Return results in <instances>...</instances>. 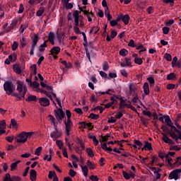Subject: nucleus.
Masks as SVG:
<instances>
[{"label": "nucleus", "instance_id": "nucleus-42", "mask_svg": "<svg viewBox=\"0 0 181 181\" xmlns=\"http://www.w3.org/2000/svg\"><path fill=\"white\" fill-rule=\"evenodd\" d=\"M55 176H57V175H56V172H54V171H49V172L48 177H49V179H53V177H54Z\"/></svg>", "mask_w": 181, "mask_h": 181}, {"label": "nucleus", "instance_id": "nucleus-16", "mask_svg": "<svg viewBox=\"0 0 181 181\" xmlns=\"http://www.w3.org/2000/svg\"><path fill=\"white\" fill-rule=\"evenodd\" d=\"M143 88L144 94H146V95H149V83H148V82L144 83Z\"/></svg>", "mask_w": 181, "mask_h": 181}, {"label": "nucleus", "instance_id": "nucleus-61", "mask_svg": "<svg viewBox=\"0 0 181 181\" xmlns=\"http://www.w3.org/2000/svg\"><path fill=\"white\" fill-rule=\"evenodd\" d=\"M49 40H54V33L50 32L48 35Z\"/></svg>", "mask_w": 181, "mask_h": 181}, {"label": "nucleus", "instance_id": "nucleus-24", "mask_svg": "<svg viewBox=\"0 0 181 181\" xmlns=\"http://www.w3.org/2000/svg\"><path fill=\"white\" fill-rule=\"evenodd\" d=\"M86 165L87 166H88L89 169L90 170L95 169V167L94 166V163H93V162H91L90 160H87Z\"/></svg>", "mask_w": 181, "mask_h": 181}, {"label": "nucleus", "instance_id": "nucleus-4", "mask_svg": "<svg viewBox=\"0 0 181 181\" xmlns=\"http://www.w3.org/2000/svg\"><path fill=\"white\" fill-rule=\"evenodd\" d=\"M37 42H39V37L37 35H35L33 38H32V45L30 46V56H33L35 54V48L37 45Z\"/></svg>", "mask_w": 181, "mask_h": 181}, {"label": "nucleus", "instance_id": "nucleus-3", "mask_svg": "<svg viewBox=\"0 0 181 181\" xmlns=\"http://www.w3.org/2000/svg\"><path fill=\"white\" fill-rule=\"evenodd\" d=\"M33 132H22L17 136L16 142L18 144H25L28 141V138H31Z\"/></svg>", "mask_w": 181, "mask_h": 181}, {"label": "nucleus", "instance_id": "nucleus-55", "mask_svg": "<svg viewBox=\"0 0 181 181\" xmlns=\"http://www.w3.org/2000/svg\"><path fill=\"white\" fill-rule=\"evenodd\" d=\"M170 151H180V147L177 146H170Z\"/></svg>", "mask_w": 181, "mask_h": 181}, {"label": "nucleus", "instance_id": "nucleus-47", "mask_svg": "<svg viewBox=\"0 0 181 181\" xmlns=\"http://www.w3.org/2000/svg\"><path fill=\"white\" fill-rule=\"evenodd\" d=\"M117 35H118V33L116 30H111L110 37L112 39H114Z\"/></svg>", "mask_w": 181, "mask_h": 181}, {"label": "nucleus", "instance_id": "nucleus-10", "mask_svg": "<svg viewBox=\"0 0 181 181\" xmlns=\"http://www.w3.org/2000/svg\"><path fill=\"white\" fill-rule=\"evenodd\" d=\"M167 134L170 135V138H172L173 139H175L177 144H179L180 139H178L177 134H176V133L173 132V130H168V132H167Z\"/></svg>", "mask_w": 181, "mask_h": 181}, {"label": "nucleus", "instance_id": "nucleus-37", "mask_svg": "<svg viewBox=\"0 0 181 181\" xmlns=\"http://www.w3.org/2000/svg\"><path fill=\"white\" fill-rule=\"evenodd\" d=\"M124 60H125L126 65L128 67H132V63H131V58L126 57L124 59Z\"/></svg>", "mask_w": 181, "mask_h": 181}, {"label": "nucleus", "instance_id": "nucleus-6", "mask_svg": "<svg viewBox=\"0 0 181 181\" xmlns=\"http://www.w3.org/2000/svg\"><path fill=\"white\" fill-rule=\"evenodd\" d=\"M39 103L42 107H49V105H50V100L46 97L40 98Z\"/></svg>", "mask_w": 181, "mask_h": 181}, {"label": "nucleus", "instance_id": "nucleus-23", "mask_svg": "<svg viewBox=\"0 0 181 181\" xmlns=\"http://www.w3.org/2000/svg\"><path fill=\"white\" fill-rule=\"evenodd\" d=\"M103 70L104 71H108V70H110V65L108 64V62H105L103 63Z\"/></svg>", "mask_w": 181, "mask_h": 181}, {"label": "nucleus", "instance_id": "nucleus-1", "mask_svg": "<svg viewBox=\"0 0 181 181\" xmlns=\"http://www.w3.org/2000/svg\"><path fill=\"white\" fill-rule=\"evenodd\" d=\"M16 88V85H14L13 82H12L11 80L6 81L4 83V90L6 92V94L8 95H13V97H16V98H19L18 93H13Z\"/></svg>", "mask_w": 181, "mask_h": 181}, {"label": "nucleus", "instance_id": "nucleus-20", "mask_svg": "<svg viewBox=\"0 0 181 181\" xmlns=\"http://www.w3.org/2000/svg\"><path fill=\"white\" fill-rule=\"evenodd\" d=\"M20 43L21 45L22 49L26 47V45H28V41H26V37H23L21 40H20Z\"/></svg>", "mask_w": 181, "mask_h": 181}, {"label": "nucleus", "instance_id": "nucleus-44", "mask_svg": "<svg viewBox=\"0 0 181 181\" xmlns=\"http://www.w3.org/2000/svg\"><path fill=\"white\" fill-rule=\"evenodd\" d=\"M128 46L129 47H136V45H135V41H134V40H130L128 43Z\"/></svg>", "mask_w": 181, "mask_h": 181}, {"label": "nucleus", "instance_id": "nucleus-49", "mask_svg": "<svg viewBox=\"0 0 181 181\" xmlns=\"http://www.w3.org/2000/svg\"><path fill=\"white\" fill-rule=\"evenodd\" d=\"M177 62V57H174L171 63L172 67H175Z\"/></svg>", "mask_w": 181, "mask_h": 181}, {"label": "nucleus", "instance_id": "nucleus-35", "mask_svg": "<svg viewBox=\"0 0 181 181\" xmlns=\"http://www.w3.org/2000/svg\"><path fill=\"white\" fill-rule=\"evenodd\" d=\"M89 118L92 119H98L100 118V115H95L94 113H90L89 115Z\"/></svg>", "mask_w": 181, "mask_h": 181}, {"label": "nucleus", "instance_id": "nucleus-11", "mask_svg": "<svg viewBox=\"0 0 181 181\" xmlns=\"http://www.w3.org/2000/svg\"><path fill=\"white\" fill-rule=\"evenodd\" d=\"M168 179L170 180H172V179H174L175 180H177V179H179V175L177 174V171H175V170H173L170 173Z\"/></svg>", "mask_w": 181, "mask_h": 181}, {"label": "nucleus", "instance_id": "nucleus-64", "mask_svg": "<svg viewBox=\"0 0 181 181\" xmlns=\"http://www.w3.org/2000/svg\"><path fill=\"white\" fill-rule=\"evenodd\" d=\"M90 179L92 181H98V180H99L98 177H97L96 175H91V176L90 177Z\"/></svg>", "mask_w": 181, "mask_h": 181}, {"label": "nucleus", "instance_id": "nucleus-39", "mask_svg": "<svg viewBox=\"0 0 181 181\" xmlns=\"http://www.w3.org/2000/svg\"><path fill=\"white\" fill-rule=\"evenodd\" d=\"M30 69L33 70V75L36 76V74H37V69L36 68V64H33L30 66Z\"/></svg>", "mask_w": 181, "mask_h": 181}, {"label": "nucleus", "instance_id": "nucleus-48", "mask_svg": "<svg viewBox=\"0 0 181 181\" xmlns=\"http://www.w3.org/2000/svg\"><path fill=\"white\" fill-rule=\"evenodd\" d=\"M11 181H22V177L14 175L11 177Z\"/></svg>", "mask_w": 181, "mask_h": 181}, {"label": "nucleus", "instance_id": "nucleus-38", "mask_svg": "<svg viewBox=\"0 0 181 181\" xmlns=\"http://www.w3.org/2000/svg\"><path fill=\"white\" fill-rule=\"evenodd\" d=\"M30 86H33V87H34V88L40 90V88H39L40 84H39V83H37V81H33V83H30Z\"/></svg>", "mask_w": 181, "mask_h": 181}, {"label": "nucleus", "instance_id": "nucleus-52", "mask_svg": "<svg viewBox=\"0 0 181 181\" xmlns=\"http://www.w3.org/2000/svg\"><path fill=\"white\" fill-rule=\"evenodd\" d=\"M100 75L103 78H108V79H110V78H108V74H107V73H105V71H100Z\"/></svg>", "mask_w": 181, "mask_h": 181}, {"label": "nucleus", "instance_id": "nucleus-13", "mask_svg": "<svg viewBox=\"0 0 181 181\" xmlns=\"http://www.w3.org/2000/svg\"><path fill=\"white\" fill-rule=\"evenodd\" d=\"M60 47H53L50 50V53L52 56H54V54L57 55L60 53Z\"/></svg>", "mask_w": 181, "mask_h": 181}, {"label": "nucleus", "instance_id": "nucleus-54", "mask_svg": "<svg viewBox=\"0 0 181 181\" xmlns=\"http://www.w3.org/2000/svg\"><path fill=\"white\" fill-rule=\"evenodd\" d=\"M175 23V20L170 19L165 23V26H171Z\"/></svg>", "mask_w": 181, "mask_h": 181}, {"label": "nucleus", "instance_id": "nucleus-34", "mask_svg": "<svg viewBox=\"0 0 181 181\" xmlns=\"http://www.w3.org/2000/svg\"><path fill=\"white\" fill-rule=\"evenodd\" d=\"M129 91L130 93H135V88H134V83H129Z\"/></svg>", "mask_w": 181, "mask_h": 181}, {"label": "nucleus", "instance_id": "nucleus-63", "mask_svg": "<svg viewBox=\"0 0 181 181\" xmlns=\"http://www.w3.org/2000/svg\"><path fill=\"white\" fill-rule=\"evenodd\" d=\"M16 25H18V20H13L11 22V29H13V28H15V26H16Z\"/></svg>", "mask_w": 181, "mask_h": 181}, {"label": "nucleus", "instance_id": "nucleus-57", "mask_svg": "<svg viewBox=\"0 0 181 181\" xmlns=\"http://www.w3.org/2000/svg\"><path fill=\"white\" fill-rule=\"evenodd\" d=\"M62 155L64 158H69V155L67 154V148H62Z\"/></svg>", "mask_w": 181, "mask_h": 181}, {"label": "nucleus", "instance_id": "nucleus-14", "mask_svg": "<svg viewBox=\"0 0 181 181\" xmlns=\"http://www.w3.org/2000/svg\"><path fill=\"white\" fill-rule=\"evenodd\" d=\"M37 173L35 170H30V179L31 181H36Z\"/></svg>", "mask_w": 181, "mask_h": 181}, {"label": "nucleus", "instance_id": "nucleus-9", "mask_svg": "<svg viewBox=\"0 0 181 181\" xmlns=\"http://www.w3.org/2000/svg\"><path fill=\"white\" fill-rule=\"evenodd\" d=\"M164 118H165V122L166 123L168 127H170L171 129L174 130L175 128H176V127L173 125V123L172 122V119H170V117H169V115H166L164 117Z\"/></svg>", "mask_w": 181, "mask_h": 181}, {"label": "nucleus", "instance_id": "nucleus-36", "mask_svg": "<svg viewBox=\"0 0 181 181\" xmlns=\"http://www.w3.org/2000/svg\"><path fill=\"white\" fill-rule=\"evenodd\" d=\"M122 175L126 180H129L131 179V176H129V174L124 170L122 171Z\"/></svg>", "mask_w": 181, "mask_h": 181}, {"label": "nucleus", "instance_id": "nucleus-33", "mask_svg": "<svg viewBox=\"0 0 181 181\" xmlns=\"http://www.w3.org/2000/svg\"><path fill=\"white\" fill-rule=\"evenodd\" d=\"M164 59H165L167 62H172V55H170V54L165 53L164 54Z\"/></svg>", "mask_w": 181, "mask_h": 181}, {"label": "nucleus", "instance_id": "nucleus-19", "mask_svg": "<svg viewBox=\"0 0 181 181\" xmlns=\"http://www.w3.org/2000/svg\"><path fill=\"white\" fill-rule=\"evenodd\" d=\"M107 143H104V144H101V148L102 149H103V151H105L106 152L108 151V152H112V148L108 147L107 146Z\"/></svg>", "mask_w": 181, "mask_h": 181}, {"label": "nucleus", "instance_id": "nucleus-22", "mask_svg": "<svg viewBox=\"0 0 181 181\" xmlns=\"http://www.w3.org/2000/svg\"><path fill=\"white\" fill-rule=\"evenodd\" d=\"M147 80L148 81V83H150V87L152 88L153 87L154 84H155V78H153V77L150 76L148 78H147Z\"/></svg>", "mask_w": 181, "mask_h": 181}, {"label": "nucleus", "instance_id": "nucleus-30", "mask_svg": "<svg viewBox=\"0 0 181 181\" xmlns=\"http://www.w3.org/2000/svg\"><path fill=\"white\" fill-rule=\"evenodd\" d=\"M134 144L136 146H138V149H141L144 145L141 141L136 139L134 140Z\"/></svg>", "mask_w": 181, "mask_h": 181}, {"label": "nucleus", "instance_id": "nucleus-29", "mask_svg": "<svg viewBox=\"0 0 181 181\" xmlns=\"http://www.w3.org/2000/svg\"><path fill=\"white\" fill-rule=\"evenodd\" d=\"M37 98L36 97V95H29V96L28 97V98L25 99V101H28V102H30V101H36Z\"/></svg>", "mask_w": 181, "mask_h": 181}, {"label": "nucleus", "instance_id": "nucleus-58", "mask_svg": "<svg viewBox=\"0 0 181 181\" xmlns=\"http://www.w3.org/2000/svg\"><path fill=\"white\" fill-rule=\"evenodd\" d=\"M16 168H18V164L16 162L12 163L11 165V170H16Z\"/></svg>", "mask_w": 181, "mask_h": 181}, {"label": "nucleus", "instance_id": "nucleus-51", "mask_svg": "<svg viewBox=\"0 0 181 181\" xmlns=\"http://www.w3.org/2000/svg\"><path fill=\"white\" fill-rule=\"evenodd\" d=\"M162 30L164 35H168V33H169V30H170V28L169 27H163Z\"/></svg>", "mask_w": 181, "mask_h": 181}, {"label": "nucleus", "instance_id": "nucleus-50", "mask_svg": "<svg viewBox=\"0 0 181 181\" xmlns=\"http://www.w3.org/2000/svg\"><path fill=\"white\" fill-rule=\"evenodd\" d=\"M56 144L59 146V149H63V141L61 140H57Z\"/></svg>", "mask_w": 181, "mask_h": 181}, {"label": "nucleus", "instance_id": "nucleus-32", "mask_svg": "<svg viewBox=\"0 0 181 181\" xmlns=\"http://www.w3.org/2000/svg\"><path fill=\"white\" fill-rule=\"evenodd\" d=\"M103 142H107L109 138H111V135L110 134H107L105 136H101Z\"/></svg>", "mask_w": 181, "mask_h": 181}, {"label": "nucleus", "instance_id": "nucleus-15", "mask_svg": "<svg viewBox=\"0 0 181 181\" xmlns=\"http://www.w3.org/2000/svg\"><path fill=\"white\" fill-rule=\"evenodd\" d=\"M25 85H23V83H22L20 81H17V91H18V93H22V91H23V87Z\"/></svg>", "mask_w": 181, "mask_h": 181}, {"label": "nucleus", "instance_id": "nucleus-45", "mask_svg": "<svg viewBox=\"0 0 181 181\" xmlns=\"http://www.w3.org/2000/svg\"><path fill=\"white\" fill-rule=\"evenodd\" d=\"M40 152H42V146H40L35 149V155H37V156H40Z\"/></svg>", "mask_w": 181, "mask_h": 181}, {"label": "nucleus", "instance_id": "nucleus-8", "mask_svg": "<svg viewBox=\"0 0 181 181\" xmlns=\"http://www.w3.org/2000/svg\"><path fill=\"white\" fill-rule=\"evenodd\" d=\"M62 135H63V134L60 131H54L50 134V136L51 138H52L53 141L59 139V138H60Z\"/></svg>", "mask_w": 181, "mask_h": 181}, {"label": "nucleus", "instance_id": "nucleus-43", "mask_svg": "<svg viewBox=\"0 0 181 181\" xmlns=\"http://www.w3.org/2000/svg\"><path fill=\"white\" fill-rule=\"evenodd\" d=\"M6 128V122L5 120H2L0 122V129H5Z\"/></svg>", "mask_w": 181, "mask_h": 181}, {"label": "nucleus", "instance_id": "nucleus-31", "mask_svg": "<svg viewBox=\"0 0 181 181\" xmlns=\"http://www.w3.org/2000/svg\"><path fill=\"white\" fill-rule=\"evenodd\" d=\"M18 46H19V42H18L17 41H14L13 45H11L12 50L15 52V50L18 49Z\"/></svg>", "mask_w": 181, "mask_h": 181}, {"label": "nucleus", "instance_id": "nucleus-18", "mask_svg": "<svg viewBox=\"0 0 181 181\" xmlns=\"http://www.w3.org/2000/svg\"><path fill=\"white\" fill-rule=\"evenodd\" d=\"M81 168L83 173V176H85V177H87L88 176V168H87V165H81Z\"/></svg>", "mask_w": 181, "mask_h": 181}, {"label": "nucleus", "instance_id": "nucleus-17", "mask_svg": "<svg viewBox=\"0 0 181 181\" xmlns=\"http://www.w3.org/2000/svg\"><path fill=\"white\" fill-rule=\"evenodd\" d=\"M144 149L145 151H147V149L148 151H152V144L149 143V141H146V144L144 145V148H141V151H144Z\"/></svg>", "mask_w": 181, "mask_h": 181}, {"label": "nucleus", "instance_id": "nucleus-41", "mask_svg": "<svg viewBox=\"0 0 181 181\" xmlns=\"http://www.w3.org/2000/svg\"><path fill=\"white\" fill-rule=\"evenodd\" d=\"M134 63L136 64H139V66H141V64H142V63H144V61H142V59L139 57V58L134 59Z\"/></svg>", "mask_w": 181, "mask_h": 181}, {"label": "nucleus", "instance_id": "nucleus-62", "mask_svg": "<svg viewBox=\"0 0 181 181\" xmlns=\"http://www.w3.org/2000/svg\"><path fill=\"white\" fill-rule=\"evenodd\" d=\"M65 8H66L67 9H73V4L71 3L65 4Z\"/></svg>", "mask_w": 181, "mask_h": 181}, {"label": "nucleus", "instance_id": "nucleus-5", "mask_svg": "<svg viewBox=\"0 0 181 181\" xmlns=\"http://www.w3.org/2000/svg\"><path fill=\"white\" fill-rule=\"evenodd\" d=\"M166 160L168 165H170L171 167L175 168L177 166V168H179V166L181 165V156L177 157L176 161L173 164H172V158L168 157V158H166Z\"/></svg>", "mask_w": 181, "mask_h": 181}, {"label": "nucleus", "instance_id": "nucleus-26", "mask_svg": "<svg viewBox=\"0 0 181 181\" xmlns=\"http://www.w3.org/2000/svg\"><path fill=\"white\" fill-rule=\"evenodd\" d=\"M175 78H176V74L175 73H170L167 75V80H175Z\"/></svg>", "mask_w": 181, "mask_h": 181}, {"label": "nucleus", "instance_id": "nucleus-12", "mask_svg": "<svg viewBox=\"0 0 181 181\" xmlns=\"http://www.w3.org/2000/svg\"><path fill=\"white\" fill-rule=\"evenodd\" d=\"M131 17H129V14H122V21L124 23V25H128L129 23V20Z\"/></svg>", "mask_w": 181, "mask_h": 181}, {"label": "nucleus", "instance_id": "nucleus-28", "mask_svg": "<svg viewBox=\"0 0 181 181\" xmlns=\"http://www.w3.org/2000/svg\"><path fill=\"white\" fill-rule=\"evenodd\" d=\"M13 69L17 74H21V73H22V69H21V67L18 66H13Z\"/></svg>", "mask_w": 181, "mask_h": 181}, {"label": "nucleus", "instance_id": "nucleus-40", "mask_svg": "<svg viewBox=\"0 0 181 181\" xmlns=\"http://www.w3.org/2000/svg\"><path fill=\"white\" fill-rule=\"evenodd\" d=\"M4 181H12V177H11V174H9V173L5 175Z\"/></svg>", "mask_w": 181, "mask_h": 181}, {"label": "nucleus", "instance_id": "nucleus-2", "mask_svg": "<svg viewBox=\"0 0 181 181\" xmlns=\"http://www.w3.org/2000/svg\"><path fill=\"white\" fill-rule=\"evenodd\" d=\"M57 103L59 107V108L58 109V110H54V115L56 119H57V121H59V122H60V121H62L64 119V112L63 111L62 107V102L60 101V100L59 98H57Z\"/></svg>", "mask_w": 181, "mask_h": 181}, {"label": "nucleus", "instance_id": "nucleus-21", "mask_svg": "<svg viewBox=\"0 0 181 181\" xmlns=\"http://www.w3.org/2000/svg\"><path fill=\"white\" fill-rule=\"evenodd\" d=\"M119 54L120 56L125 57V56H127V54H128V50L124 48L121 49L119 52Z\"/></svg>", "mask_w": 181, "mask_h": 181}, {"label": "nucleus", "instance_id": "nucleus-53", "mask_svg": "<svg viewBox=\"0 0 181 181\" xmlns=\"http://www.w3.org/2000/svg\"><path fill=\"white\" fill-rule=\"evenodd\" d=\"M69 175L71 177H74V176H76V175H77V173L76 171H74V170L71 169V170H69Z\"/></svg>", "mask_w": 181, "mask_h": 181}, {"label": "nucleus", "instance_id": "nucleus-25", "mask_svg": "<svg viewBox=\"0 0 181 181\" xmlns=\"http://www.w3.org/2000/svg\"><path fill=\"white\" fill-rule=\"evenodd\" d=\"M44 12H45V7H40L39 10L37 11L36 15L37 16H42Z\"/></svg>", "mask_w": 181, "mask_h": 181}, {"label": "nucleus", "instance_id": "nucleus-59", "mask_svg": "<svg viewBox=\"0 0 181 181\" xmlns=\"http://www.w3.org/2000/svg\"><path fill=\"white\" fill-rule=\"evenodd\" d=\"M120 74L123 77H128V72H127V70L125 69L120 70Z\"/></svg>", "mask_w": 181, "mask_h": 181}, {"label": "nucleus", "instance_id": "nucleus-46", "mask_svg": "<svg viewBox=\"0 0 181 181\" xmlns=\"http://www.w3.org/2000/svg\"><path fill=\"white\" fill-rule=\"evenodd\" d=\"M78 7L79 11H81V12H83L84 13V15H87V16L90 15V12H88V11H87V10L83 9V8H81L80 6V5H78Z\"/></svg>", "mask_w": 181, "mask_h": 181}, {"label": "nucleus", "instance_id": "nucleus-27", "mask_svg": "<svg viewBox=\"0 0 181 181\" xmlns=\"http://www.w3.org/2000/svg\"><path fill=\"white\" fill-rule=\"evenodd\" d=\"M86 152L90 158H93V156H94V152L93 151V149H91V148H87Z\"/></svg>", "mask_w": 181, "mask_h": 181}, {"label": "nucleus", "instance_id": "nucleus-7", "mask_svg": "<svg viewBox=\"0 0 181 181\" xmlns=\"http://www.w3.org/2000/svg\"><path fill=\"white\" fill-rule=\"evenodd\" d=\"M161 135H163L162 139L163 142H165V144H169L170 145H175V142L173 141V140L170 139L168 136V134H166V133H161Z\"/></svg>", "mask_w": 181, "mask_h": 181}, {"label": "nucleus", "instance_id": "nucleus-56", "mask_svg": "<svg viewBox=\"0 0 181 181\" xmlns=\"http://www.w3.org/2000/svg\"><path fill=\"white\" fill-rule=\"evenodd\" d=\"M141 121L143 125H144V127L148 126V119H146L145 117H141Z\"/></svg>", "mask_w": 181, "mask_h": 181}, {"label": "nucleus", "instance_id": "nucleus-60", "mask_svg": "<svg viewBox=\"0 0 181 181\" xmlns=\"http://www.w3.org/2000/svg\"><path fill=\"white\" fill-rule=\"evenodd\" d=\"M23 11H25V8L23 7V4H21L18 13H23Z\"/></svg>", "mask_w": 181, "mask_h": 181}]
</instances>
